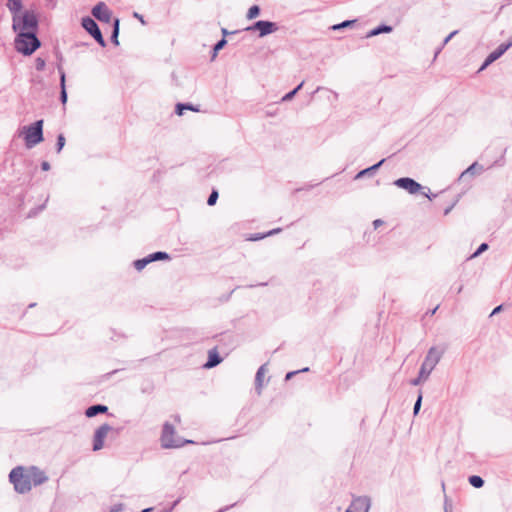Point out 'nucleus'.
Instances as JSON below:
<instances>
[{
    "label": "nucleus",
    "mask_w": 512,
    "mask_h": 512,
    "mask_svg": "<svg viewBox=\"0 0 512 512\" xmlns=\"http://www.w3.org/2000/svg\"><path fill=\"white\" fill-rule=\"evenodd\" d=\"M41 44L38 31L17 33L14 39L15 50L23 56H31Z\"/></svg>",
    "instance_id": "obj_1"
},
{
    "label": "nucleus",
    "mask_w": 512,
    "mask_h": 512,
    "mask_svg": "<svg viewBox=\"0 0 512 512\" xmlns=\"http://www.w3.org/2000/svg\"><path fill=\"white\" fill-rule=\"evenodd\" d=\"M12 30L15 34L39 30V19L34 10L26 9L12 17Z\"/></svg>",
    "instance_id": "obj_2"
},
{
    "label": "nucleus",
    "mask_w": 512,
    "mask_h": 512,
    "mask_svg": "<svg viewBox=\"0 0 512 512\" xmlns=\"http://www.w3.org/2000/svg\"><path fill=\"white\" fill-rule=\"evenodd\" d=\"M9 481L19 494H26L32 489L30 472H26L23 466H16L10 471Z\"/></svg>",
    "instance_id": "obj_3"
},
{
    "label": "nucleus",
    "mask_w": 512,
    "mask_h": 512,
    "mask_svg": "<svg viewBox=\"0 0 512 512\" xmlns=\"http://www.w3.org/2000/svg\"><path fill=\"white\" fill-rule=\"evenodd\" d=\"M176 431L174 426L165 422L162 427V433L160 437L161 446L165 449L180 448L186 444L194 443L192 440H185L181 437H175Z\"/></svg>",
    "instance_id": "obj_4"
},
{
    "label": "nucleus",
    "mask_w": 512,
    "mask_h": 512,
    "mask_svg": "<svg viewBox=\"0 0 512 512\" xmlns=\"http://www.w3.org/2000/svg\"><path fill=\"white\" fill-rule=\"evenodd\" d=\"M24 141L28 149L33 148L44 140L43 137V120H36L28 126L24 127Z\"/></svg>",
    "instance_id": "obj_5"
},
{
    "label": "nucleus",
    "mask_w": 512,
    "mask_h": 512,
    "mask_svg": "<svg viewBox=\"0 0 512 512\" xmlns=\"http://www.w3.org/2000/svg\"><path fill=\"white\" fill-rule=\"evenodd\" d=\"M443 353V350H439L435 346H432L428 350L419 370L421 377L428 378L430 376L431 372L441 360Z\"/></svg>",
    "instance_id": "obj_6"
},
{
    "label": "nucleus",
    "mask_w": 512,
    "mask_h": 512,
    "mask_svg": "<svg viewBox=\"0 0 512 512\" xmlns=\"http://www.w3.org/2000/svg\"><path fill=\"white\" fill-rule=\"evenodd\" d=\"M81 26L93 39L101 46L106 47L107 42L103 37L99 25L94 18L90 16H84L81 19Z\"/></svg>",
    "instance_id": "obj_7"
},
{
    "label": "nucleus",
    "mask_w": 512,
    "mask_h": 512,
    "mask_svg": "<svg viewBox=\"0 0 512 512\" xmlns=\"http://www.w3.org/2000/svg\"><path fill=\"white\" fill-rule=\"evenodd\" d=\"M279 26L276 22H272L269 20H258L252 23L250 26L246 27L245 30L249 32H258V37L263 38L268 36L276 31H278Z\"/></svg>",
    "instance_id": "obj_8"
},
{
    "label": "nucleus",
    "mask_w": 512,
    "mask_h": 512,
    "mask_svg": "<svg viewBox=\"0 0 512 512\" xmlns=\"http://www.w3.org/2000/svg\"><path fill=\"white\" fill-rule=\"evenodd\" d=\"M111 431L119 433V429H114L108 423L102 424L95 430L92 443L93 451H99L104 447V440L107 437L108 433Z\"/></svg>",
    "instance_id": "obj_9"
},
{
    "label": "nucleus",
    "mask_w": 512,
    "mask_h": 512,
    "mask_svg": "<svg viewBox=\"0 0 512 512\" xmlns=\"http://www.w3.org/2000/svg\"><path fill=\"white\" fill-rule=\"evenodd\" d=\"M394 185L407 191L411 195L418 194L424 190V186L411 177H401L394 181Z\"/></svg>",
    "instance_id": "obj_10"
},
{
    "label": "nucleus",
    "mask_w": 512,
    "mask_h": 512,
    "mask_svg": "<svg viewBox=\"0 0 512 512\" xmlns=\"http://www.w3.org/2000/svg\"><path fill=\"white\" fill-rule=\"evenodd\" d=\"M94 19L103 23L111 21L112 12L104 2H98L91 10Z\"/></svg>",
    "instance_id": "obj_11"
},
{
    "label": "nucleus",
    "mask_w": 512,
    "mask_h": 512,
    "mask_svg": "<svg viewBox=\"0 0 512 512\" xmlns=\"http://www.w3.org/2000/svg\"><path fill=\"white\" fill-rule=\"evenodd\" d=\"M371 507V500L367 496H359L350 504V508L353 509L354 512H369Z\"/></svg>",
    "instance_id": "obj_12"
},
{
    "label": "nucleus",
    "mask_w": 512,
    "mask_h": 512,
    "mask_svg": "<svg viewBox=\"0 0 512 512\" xmlns=\"http://www.w3.org/2000/svg\"><path fill=\"white\" fill-rule=\"evenodd\" d=\"M32 486H39L48 481V477L44 471L36 466H31L29 469Z\"/></svg>",
    "instance_id": "obj_13"
},
{
    "label": "nucleus",
    "mask_w": 512,
    "mask_h": 512,
    "mask_svg": "<svg viewBox=\"0 0 512 512\" xmlns=\"http://www.w3.org/2000/svg\"><path fill=\"white\" fill-rule=\"evenodd\" d=\"M385 160L386 159L383 158L380 161H378L377 163L373 164L372 166L360 170L354 176V180H359V179H362L364 177H369V178L373 177L376 174V172L380 169V167L383 165Z\"/></svg>",
    "instance_id": "obj_14"
},
{
    "label": "nucleus",
    "mask_w": 512,
    "mask_h": 512,
    "mask_svg": "<svg viewBox=\"0 0 512 512\" xmlns=\"http://www.w3.org/2000/svg\"><path fill=\"white\" fill-rule=\"evenodd\" d=\"M59 78H60V96L59 100L60 102L65 105L67 103L68 95L66 90V73L64 69L61 67V65H56Z\"/></svg>",
    "instance_id": "obj_15"
},
{
    "label": "nucleus",
    "mask_w": 512,
    "mask_h": 512,
    "mask_svg": "<svg viewBox=\"0 0 512 512\" xmlns=\"http://www.w3.org/2000/svg\"><path fill=\"white\" fill-rule=\"evenodd\" d=\"M223 358L217 351V348H213L208 351V359L206 363L203 365L204 368L210 369L214 368L222 362Z\"/></svg>",
    "instance_id": "obj_16"
},
{
    "label": "nucleus",
    "mask_w": 512,
    "mask_h": 512,
    "mask_svg": "<svg viewBox=\"0 0 512 512\" xmlns=\"http://www.w3.org/2000/svg\"><path fill=\"white\" fill-rule=\"evenodd\" d=\"M108 412V407L104 404H94L89 406L85 410V416L87 418H93L99 414H105Z\"/></svg>",
    "instance_id": "obj_17"
},
{
    "label": "nucleus",
    "mask_w": 512,
    "mask_h": 512,
    "mask_svg": "<svg viewBox=\"0 0 512 512\" xmlns=\"http://www.w3.org/2000/svg\"><path fill=\"white\" fill-rule=\"evenodd\" d=\"M266 371V364L261 365L255 375V390L258 395L261 394L263 388V377Z\"/></svg>",
    "instance_id": "obj_18"
},
{
    "label": "nucleus",
    "mask_w": 512,
    "mask_h": 512,
    "mask_svg": "<svg viewBox=\"0 0 512 512\" xmlns=\"http://www.w3.org/2000/svg\"><path fill=\"white\" fill-rule=\"evenodd\" d=\"M392 31H393V27L391 25L383 23V24H380V25L376 26L375 28L371 29L366 34V38H371V37H374V36H377V35H380L383 33H390Z\"/></svg>",
    "instance_id": "obj_19"
},
{
    "label": "nucleus",
    "mask_w": 512,
    "mask_h": 512,
    "mask_svg": "<svg viewBox=\"0 0 512 512\" xmlns=\"http://www.w3.org/2000/svg\"><path fill=\"white\" fill-rule=\"evenodd\" d=\"M8 10L12 14V17L21 14L23 11V2L22 0H7L6 4Z\"/></svg>",
    "instance_id": "obj_20"
},
{
    "label": "nucleus",
    "mask_w": 512,
    "mask_h": 512,
    "mask_svg": "<svg viewBox=\"0 0 512 512\" xmlns=\"http://www.w3.org/2000/svg\"><path fill=\"white\" fill-rule=\"evenodd\" d=\"M483 171H484V167L482 165L478 164V162H474L460 174L459 180L464 178L468 174L476 175V174L482 173Z\"/></svg>",
    "instance_id": "obj_21"
},
{
    "label": "nucleus",
    "mask_w": 512,
    "mask_h": 512,
    "mask_svg": "<svg viewBox=\"0 0 512 512\" xmlns=\"http://www.w3.org/2000/svg\"><path fill=\"white\" fill-rule=\"evenodd\" d=\"M119 32H120V19L115 17L112 20V32H111L110 40L116 46L119 45V40H118Z\"/></svg>",
    "instance_id": "obj_22"
},
{
    "label": "nucleus",
    "mask_w": 512,
    "mask_h": 512,
    "mask_svg": "<svg viewBox=\"0 0 512 512\" xmlns=\"http://www.w3.org/2000/svg\"><path fill=\"white\" fill-rule=\"evenodd\" d=\"M185 110H190L194 112H198V106L193 105L192 103H177L175 106V113L178 116H182Z\"/></svg>",
    "instance_id": "obj_23"
},
{
    "label": "nucleus",
    "mask_w": 512,
    "mask_h": 512,
    "mask_svg": "<svg viewBox=\"0 0 512 512\" xmlns=\"http://www.w3.org/2000/svg\"><path fill=\"white\" fill-rule=\"evenodd\" d=\"M507 45L504 43H501L494 51H492L488 56L489 60H493L494 62L498 60L502 55L505 54L506 51H508Z\"/></svg>",
    "instance_id": "obj_24"
},
{
    "label": "nucleus",
    "mask_w": 512,
    "mask_h": 512,
    "mask_svg": "<svg viewBox=\"0 0 512 512\" xmlns=\"http://www.w3.org/2000/svg\"><path fill=\"white\" fill-rule=\"evenodd\" d=\"M226 44H227V40L224 37H222L220 40H218L214 44L212 51H211V60H214L217 57L218 52L220 50H222Z\"/></svg>",
    "instance_id": "obj_25"
},
{
    "label": "nucleus",
    "mask_w": 512,
    "mask_h": 512,
    "mask_svg": "<svg viewBox=\"0 0 512 512\" xmlns=\"http://www.w3.org/2000/svg\"><path fill=\"white\" fill-rule=\"evenodd\" d=\"M468 482L474 488H482L485 484L484 479L479 475H471L468 477Z\"/></svg>",
    "instance_id": "obj_26"
},
{
    "label": "nucleus",
    "mask_w": 512,
    "mask_h": 512,
    "mask_svg": "<svg viewBox=\"0 0 512 512\" xmlns=\"http://www.w3.org/2000/svg\"><path fill=\"white\" fill-rule=\"evenodd\" d=\"M150 257L152 259V262L160 261V260L167 261V260L171 259V256L165 251L153 252L150 254Z\"/></svg>",
    "instance_id": "obj_27"
},
{
    "label": "nucleus",
    "mask_w": 512,
    "mask_h": 512,
    "mask_svg": "<svg viewBox=\"0 0 512 512\" xmlns=\"http://www.w3.org/2000/svg\"><path fill=\"white\" fill-rule=\"evenodd\" d=\"M356 19L354 20H345L341 23H338V24H334L333 26H331V29L336 31V30H340V29H343V28H348V27H353L354 24L356 23Z\"/></svg>",
    "instance_id": "obj_28"
},
{
    "label": "nucleus",
    "mask_w": 512,
    "mask_h": 512,
    "mask_svg": "<svg viewBox=\"0 0 512 512\" xmlns=\"http://www.w3.org/2000/svg\"><path fill=\"white\" fill-rule=\"evenodd\" d=\"M260 12H261L260 7L258 5H253L249 8L246 17L249 20L255 19L256 17H258L260 15Z\"/></svg>",
    "instance_id": "obj_29"
},
{
    "label": "nucleus",
    "mask_w": 512,
    "mask_h": 512,
    "mask_svg": "<svg viewBox=\"0 0 512 512\" xmlns=\"http://www.w3.org/2000/svg\"><path fill=\"white\" fill-rule=\"evenodd\" d=\"M218 197H219L218 191L215 188H213L210 195L207 198V205L214 206L218 200Z\"/></svg>",
    "instance_id": "obj_30"
},
{
    "label": "nucleus",
    "mask_w": 512,
    "mask_h": 512,
    "mask_svg": "<svg viewBox=\"0 0 512 512\" xmlns=\"http://www.w3.org/2000/svg\"><path fill=\"white\" fill-rule=\"evenodd\" d=\"M65 143H66L65 136L62 133H60L57 136V140H56V152L57 153H60L62 151L63 147L65 146Z\"/></svg>",
    "instance_id": "obj_31"
},
{
    "label": "nucleus",
    "mask_w": 512,
    "mask_h": 512,
    "mask_svg": "<svg viewBox=\"0 0 512 512\" xmlns=\"http://www.w3.org/2000/svg\"><path fill=\"white\" fill-rule=\"evenodd\" d=\"M422 391L419 390L418 397L415 401L414 407H413V414L417 415L420 411L421 405H422Z\"/></svg>",
    "instance_id": "obj_32"
},
{
    "label": "nucleus",
    "mask_w": 512,
    "mask_h": 512,
    "mask_svg": "<svg viewBox=\"0 0 512 512\" xmlns=\"http://www.w3.org/2000/svg\"><path fill=\"white\" fill-rule=\"evenodd\" d=\"M489 245L485 242L481 243L478 248L475 250V252L471 255V258H475L480 256L483 252L488 250Z\"/></svg>",
    "instance_id": "obj_33"
},
{
    "label": "nucleus",
    "mask_w": 512,
    "mask_h": 512,
    "mask_svg": "<svg viewBox=\"0 0 512 512\" xmlns=\"http://www.w3.org/2000/svg\"><path fill=\"white\" fill-rule=\"evenodd\" d=\"M45 66H46V61L45 59L41 58V57H37L35 59V69L37 71H43L45 69Z\"/></svg>",
    "instance_id": "obj_34"
},
{
    "label": "nucleus",
    "mask_w": 512,
    "mask_h": 512,
    "mask_svg": "<svg viewBox=\"0 0 512 512\" xmlns=\"http://www.w3.org/2000/svg\"><path fill=\"white\" fill-rule=\"evenodd\" d=\"M423 196L427 197L430 201L437 197V194L431 193L430 188L424 186V190L420 191Z\"/></svg>",
    "instance_id": "obj_35"
},
{
    "label": "nucleus",
    "mask_w": 512,
    "mask_h": 512,
    "mask_svg": "<svg viewBox=\"0 0 512 512\" xmlns=\"http://www.w3.org/2000/svg\"><path fill=\"white\" fill-rule=\"evenodd\" d=\"M266 238V233H253L248 237L249 241H259Z\"/></svg>",
    "instance_id": "obj_36"
},
{
    "label": "nucleus",
    "mask_w": 512,
    "mask_h": 512,
    "mask_svg": "<svg viewBox=\"0 0 512 512\" xmlns=\"http://www.w3.org/2000/svg\"><path fill=\"white\" fill-rule=\"evenodd\" d=\"M296 91H294L293 89L291 91H289L288 93H286L282 98H281V102H288L290 100H292L295 95H296Z\"/></svg>",
    "instance_id": "obj_37"
},
{
    "label": "nucleus",
    "mask_w": 512,
    "mask_h": 512,
    "mask_svg": "<svg viewBox=\"0 0 512 512\" xmlns=\"http://www.w3.org/2000/svg\"><path fill=\"white\" fill-rule=\"evenodd\" d=\"M54 54H55V57L57 59V65H62L63 61H64V58H63V55H62L61 51L58 48H55L54 49ZM61 67L63 68V66H61Z\"/></svg>",
    "instance_id": "obj_38"
},
{
    "label": "nucleus",
    "mask_w": 512,
    "mask_h": 512,
    "mask_svg": "<svg viewBox=\"0 0 512 512\" xmlns=\"http://www.w3.org/2000/svg\"><path fill=\"white\" fill-rule=\"evenodd\" d=\"M240 286H236L233 290H231L228 294H225V295H222L219 300L220 302L224 303V302H228L233 294V292L237 289H239Z\"/></svg>",
    "instance_id": "obj_39"
},
{
    "label": "nucleus",
    "mask_w": 512,
    "mask_h": 512,
    "mask_svg": "<svg viewBox=\"0 0 512 512\" xmlns=\"http://www.w3.org/2000/svg\"><path fill=\"white\" fill-rule=\"evenodd\" d=\"M309 368L306 367V368H303L301 370H297V371H290L288 372L286 375H285V380H290L292 377H294L296 374L300 373V372H306L308 371Z\"/></svg>",
    "instance_id": "obj_40"
},
{
    "label": "nucleus",
    "mask_w": 512,
    "mask_h": 512,
    "mask_svg": "<svg viewBox=\"0 0 512 512\" xmlns=\"http://www.w3.org/2000/svg\"><path fill=\"white\" fill-rule=\"evenodd\" d=\"M133 266L137 271H141L146 267L144 261H141V259L135 260Z\"/></svg>",
    "instance_id": "obj_41"
},
{
    "label": "nucleus",
    "mask_w": 512,
    "mask_h": 512,
    "mask_svg": "<svg viewBox=\"0 0 512 512\" xmlns=\"http://www.w3.org/2000/svg\"><path fill=\"white\" fill-rule=\"evenodd\" d=\"M494 61L493 60H489V56H487L485 58V60L483 61V63L481 64L478 72H481L483 70H485L488 66H490Z\"/></svg>",
    "instance_id": "obj_42"
},
{
    "label": "nucleus",
    "mask_w": 512,
    "mask_h": 512,
    "mask_svg": "<svg viewBox=\"0 0 512 512\" xmlns=\"http://www.w3.org/2000/svg\"><path fill=\"white\" fill-rule=\"evenodd\" d=\"M494 61L493 60H489V56H487L485 58V60L483 61V63L481 64L478 72H481L483 70H485L488 66H490Z\"/></svg>",
    "instance_id": "obj_43"
},
{
    "label": "nucleus",
    "mask_w": 512,
    "mask_h": 512,
    "mask_svg": "<svg viewBox=\"0 0 512 512\" xmlns=\"http://www.w3.org/2000/svg\"><path fill=\"white\" fill-rule=\"evenodd\" d=\"M427 378L421 377L420 373L418 374V377L412 379L410 381V384L413 386H418L422 381L426 380Z\"/></svg>",
    "instance_id": "obj_44"
},
{
    "label": "nucleus",
    "mask_w": 512,
    "mask_h": 512,
    "mask_svg": "<svg viewBox=\"0 0 512 512\" xmlns=\"http://www.w3.org/2000/svg\"><path fill=\"white\" fill-rule=\"evenodd\" d=\"M124 510V504L118 503L115 504L109 512H122Z\"/></svg>",
    "instance_id": "obj_45"
},
{
    "label": "nucleus",
    "mask_w": 512,
    "mask_h": 512,
    "mask_svg": "<svg viewBox=\"0 0 512 512\" xmlns=\"http://www.w3.org/2000/svg\"><path fill=\"white\" fill-rule=\"evenodd\" d=\"M457 33H458V31L455 30V31H452L449 35H447L445 37V39L443 40L442 46H445Z\"/></svg>",
    "instance_id": "obj_46"
},
{
    "label": "nucleus",
    "mask_w": 512,
    "mask_h": 512,
    "mask_svg": "<svg viewBox=\"0 0 512 512\" xmlns=\"http://www.w3.org/2000/svg\"><path fill=\"white\" fill-rule=\"evenodd\" d=\"M503 307H504V305H503V304H500V305L496 306V307L492 310V312L490 313L489 317H493L494 315H496V314L500 313V312L503 310Z\"/></svg>",
    "instance_id": "obj_47"
},
{
    "label": "nucleus",
    "mask_w": 512,
    "mask_h": 512,
    "mask_svg": "<svg viewBox=\"0 0 512 512\" xmlns=\"http://www.w3.org/2000/svg\"><path fill=\"white\" fill-rule=\"evenodd\" d=\"M457 202H458V198L451 205L446 207L444 209V215H448L452 211V209L454 208V206L456 205Z\"/></svg>",
    "instance_id": "obj_48"
},
{
    "label": "nucleus",
    "mask_w": 512,
    "mask_h": 512,
    "mask_svg": "<svg viewBox=\"0 0 512 512\" xmlns=\"http://www.w3.org/2000/svg\"><path fill=\"white\" fill-rule=\"evenodd\" d=\"M238 32H239L238 30H235V31L230 32V31H228L226 28H222V29H221L222 37H224L225 39H226V36H227V35H230V34H236V33H238Z\"/></svg>",
    "instance_id": "obj_49"
},
{
    "label": "nucleus",
    "mask_w": 512,
    "mask_h": 512,
    "mask_svg": "<svg viewBox=\"0 0 512 512\" xmlns=\"http://www.w3.org/2000/svg\"><path fill=\"white\" fill-rule=\"evenodd\" d=\"M444 511L445 512H451L452 511V506H451V504H449L448 498L446 496H445V501H444Z\"/></svg>",
    "instance_id": "obj_50"
},
{
    "label": "nucleus",
    "mask_w": 512,
    "mask_h": 512,
    "mask_svg": "<svg viewBox=\"0 0 512 512\" xmlns=\"http://www.w3.org/2000/svg\"><path fill=\"white\" fill-rule=\"evenodd\" d=\"M50 167H51V166H50L49 162H47V161H42V162H41V169H42L43 171H48V170H50Z\"/></svg>",
    "instance_id": "obj_51"
},
{
    "label": "nucleus",
    "mask_w": 512,
    "mask_h": 512,
    "mask_svg": "<svg viewBox=\"0 0 512 512\" xmlns=\"http://www.w3.org/2000/svg\"><path fill=\"white\" fill-rule=\"evenodd\" d=\"M133 17H135L136 19H138L142 24H145V20H144V17L143 15L137 13V12H134L133 13Z\"/></svg>",
    "instance_id": "obj_52"
},
{
    "label": "nucleus",
    "mask_w": 512,
    "mask_h": 512,
    "mask_svg": "<svg viewBox=\"0 0 512 512\" xmlns=\"http://www.w3.org/2000/svg\"><path fill=\"white\" fill-rule=\"evenodd\" d=\"M281 230H282L281 228H275V229H272V230H270V231L266 232V237H268V236H272V235H274V234H277V233H279Z\"/></svg>",
    "instance_id": "obj_53"
},
{
    "label": "nucleus",
    "mask_w": 512,
    "mask_h": 512,
    "mask_svg": "<svg viewBox=\"0 0 512 512\" xmlns=\"http://www.w3.org/2000/svg\"><path fill=\"white\" fill-rule=\"evenodd\" d=\"M384 224V221L381 220V219H376L373 221V226L375 229H377L379 226L383 225Z\"/></svg>",
    "instance_id": "obj_54"
},
{
    "label": "nucleus",
    "mask_w": 512,
    "mask_h": 512,
    "mask_svg": "<svg viewBox=\"0 0 512 512\" xmlns=\"http://www.w3.org/2000/svg\"><path fill=\"white\" fill-rule=\"evenodd\" d=\"M141 261H144L145 266H147L148 264L152 263V259L150 257V254L145 256V257H143V258H141Z\"/></svg>",
    "instance_id": "obj_55"
},
{
    "label": "nucleus",
    "mask_w": 512,
    "mask_h": 512,
    "mask_svg": "<svg viewBox=\"0 0 512 512\" xmlns=\"http://www.w3.org/2000/svg\"><path fill=\"white\" fill-rule=\"evenodd\" d=\"M303 85H304V81L299 83L293 90L296 91V93H298L302 89Z\"/></svg>",
    "instance_id": "obj_56"
},
{
    "label": "nucleus",
    "mask_w": 512,
    "mask_h": 512,
    "mask_svg": "<svg viewBox=\"0 0 512 512\" xmlns=\"http://www.w3.org/2000/svg\"><path fill=\"white\" fill-rule=\"evenodd\" d=\"M504 44L510 49L512 47V36Z\"/></svg>",
    "instance_id": "obj_57"
},
{
    "label": "nucleus",
    "mask_w": 512,
    "mask_h": 512,
    "mask_svg": "<svg viewBox=\"0 0 512 512\" xmlns=\"http://www.w3.org/2000/svg\"><path fill=\"white\" fill-rule=\"evenodd\" d=\"M462 290H463V285L462 284L459 285L457 288H455L456 294H460L462 292Z\"/></svg>",
    "instance_id": "obj_58"
},
{
    "label": "nucleus",
    "mask_w": 512,
    "mask_h": 512,
    "mask_svg": "<svg viewBox=\"0 0 512 512\" xmlns=\"http://www.w3.org/2000/svg\"><path fill=\"white\" fill-rule=\"evenodd\" d=\"M438 307L439 306H436L434 309L429 310L426 314L431 315V316L434 315L436 313V310L438 309Z\"/></svg>",
    "instance_id": "obj_59"
},
{
    "label": "nucleus",
    "mask_w": 512,
    "mask_h": 512,
    "mask_svg": "<svg viewBox=\"0 0 512 512\" xmlns=\"http://www.w3.org/2000/svg\"><path fill=\"white\" fill-rule=\"evenodd\" d=\"M509 4H511V1H508L506 4L501 5V6H500V8H499V11H498V13H497V15H499V14L501 13V11L504 9V7H505L506 5H509Z\"/></svg>",
    "instance_id": "obj_60"
},
{
    "label": "nucleus",
    "mask_w": 512,
    "mask_h": 512,
    "mask_svg": "<svg viewBox=\"0 0 512 512\" xmlns=\"http://www.w3.org/2000/svg\"><path fill=\"white\" fill-rule=\"evenodd\" d=\"M152 511H153V508L149 507V508L143 509L141 512H152Z\"/></svg>",
    "instance_id": "obj_61"
},
{
    "label": "nucleus",
    "mask_w": 512,
    "mask_h": 512,
    "mask_svg": "<svg viewBox=\"0 0 512 512\" xmlns=\"http://www.w3.org/2000/svg\"><path fill=\"white\" fill-rule=\"evenodd\" d=\"M173 418L176 422H180V415L176 414L173 416Z\"/></svg>",
    "instance_id": "obj_62"
},
{
    "label": "nucleus",
    "mask_w": 512,
    "mask_h": 512,
    "mask_svg": "<svg viewBox=\"0 0 512 512\" xmlns=\"http://www.w3.org/2000/svg\"><path fill=\"white\" fill-rule=\"evenodd\" d=\"M320 90H321V87H317V88H316V90H314V91L312 92V96H313V95H315V94H316L318 91H320Z\"/></svg>",
    "instance_id": "obj_63"
},
{
    "label": "nucleus",
    "mask_w": 512,
    "mask_h": 512,
    "mask_svg": "<svg viewBox=\"0 0 512 512\" xmlns=\"http://www.w3.org/2000/svg\"><path fill=\"white\" fill-rule=\"evenodd\" d=\"M345 512H354L352 508H350V506L346 509Z\"/></svg>",
    "instance_id": "obj_64"
}]
</instances>
